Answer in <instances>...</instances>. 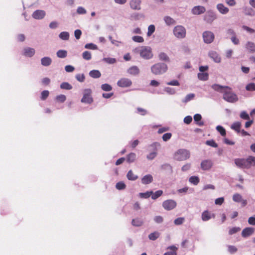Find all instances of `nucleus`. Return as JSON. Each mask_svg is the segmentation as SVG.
<instances>
[{"mask_svg": "<svg viewBox=\"0 0 255 255\" xmlns=\"http://www.w3.org/2000/svg\"><path fill=\"white\" fill-rule=\"evenodd\" d=\"M168 69L167 65L163 63H157L151 67L152 73L156 75H161L165 73Z\"/></svg>", "mask_w": 255, "mask_h": 255, "instance_id": "f257e3e1", "label": "nucleus"}, {"mask_svg": "<svg viewBox=\"0 0 255 255\" xmlns=\"http://www.w3.org/2000/svg\"><path fill=\"white\" fill-rule=\"evenodd\" d=\"M223 93V99L228 102L234 103L238 100L237 96L231 92V89L229 87H226Z\"/></svg>", "mask_w": 255, "mask_h": 255, "instance_id": "f03ea898", "label": "nucleus"}, {"mask_svg": "<svg viewBox=\"0 0 255 255\" xmlns=\"http://www.w3.org/2000/svg\"><path fill=\"white\" fill-rule=\"evenodd\" d=\"M189 157V152L185 149H179L174 154L175 159L179 161L185 160Z\"/></svg>", "mask_w": 255, "mask_h": 255, "instance_id": "7ed1b4c3", "label": "nucleus"}, {"mask_svg": "<svg viewBox=\"0 0 255 255\" xmlns=\"http://www.w3.org/2000/svg\"><path fill=\"white\" fill-rule=\"evenodd\" d=\"M139 54L141 57L145 59H149L153 57L152 49L149 47H141L139 50Z\"/></svg>", "mask_w": 255, "mask_h": 255, "instance_id": "20e7f679", "label": "nucleus"}, {"mask_svg": "<svg viewBox=\"0 0 255 255\" xmlns=\"http://www.w3.org/2000/svg\"><path fill=\"white\" fill-rule=\"evenodd\" d=\"M173 33L178 38H183L186 36V29L181 25H177L173 29Z\"/></svg>", "mask_w": 255, "mask_h": 255, "instance_id": "39448f33", "label": "nucleus"}, {"mask_svg": "<svg viewBox=\"0 0 255 255\" xmlns=\"http://www.w3.org/2000/svg\"><path fill=\"white\" fill-rule=\"evenodd\" d=\"M92 90L90 89H86L84 90L83 96L81 101L82 103L91 104L93 102L91 96Z\"/></svg>", "mask_w": 255, "mask_h": 255, "instance_id": "423d86ee", "label": "nucleus"}, {"mask_svg": "<svg viewBox=\"0 0 255 255\" xmlns=\"http://www.w3.org/2000/svg\"><path fill=\"white\" fill-rule=\"evenodd\" d=\"M203 38L205 43H211L213 41L215 36L212 32L206 31L203 33Z\"/></svg>", "mask_w": 255, "mask_h": 255, "instance_id": "0eeeda50", "label": "nucleus"}, {"mask_svg": "<svg viewBox=\"0 0 255 255\" xmlns=\"http://www.w3.org/2000/svg\"><path fill=\"white\" fill-rule=\"evenodd\" d=\"M176 202L171 199L164 201L162 203L163 207L166 210H171L176 206Z\"/></svg>", "mask_w": 255, "mask_h": 255, "instance_id": "6e6552de", "label": "nucleus"}, {"mask_svg": "<svg viewBox=\"0 0 255 255\" xmlns=\"http://www.w3.org/2000/svg\"><path fill=\"white\" fill-rule=\"evenodd\" d=\"M131 84V81L129 79L126 78H121L117 82L118 86L122 88L130 87Z\"/></svg>", "mask_w": 255, "mask_h": 255, "instance_id": "1a4fd4ad", "label": "nucleus"}, {"mask_svg": "<svg viewBox=\"0 0 255 255\" xmlns=\"http://www.w3.org/2000/svg\"><path fill=\"white\" fill-rule=\"evenodd\" d=\"M216 18V14L211 11H209L205 15L204 19L208 23H212Z\"/></svg>", "mask_w": 255, "mask_h": 255, "instance_id": "9d476101", "label": "nucleus"}, {"mask_svg": "<svg viewBox=\"0 0 255 255\" xmlns=\"http://www.w3.org/2000/svg\"><path fill=\"white\" fill-rule=\"evenodd\" d=\"M215 218V214H211L209 211H204L201 216L202 220L203 221H207L212 218Z\"/></svg>", "mask_w": 255, "mask_h": 255, "instance_id": "9b49d317", "label": "nucleus"}, {"mask_svg": "<svg viewBox=\"0 0 255 255\" xmlns=\"http://www.w3.org/2000/svg\"><path fill=\"white\" fill-rule=\"evenodd\" d=\"M234 161L235 164L238 167L247 169L246 158H236Z\"/></svg>", "mask_w": 255, "mask_h": 255, "instance_id": "f8f14e48", "label": "nucleus"}, {"mask_svg": "<svg viewBox=\"0 0 255 255\" xmlns=\"http://www.w3.org/2000/svg\"><path fill=\"white\" fill-rule=\"evenodd\" d=\"M212 165V162L210 160H205L201 163V167L204 170H209Z\"/></svg>", "mask_w": 255, "mask_h": 255, "instance_id": "ddd939ff", "label": "nucleus"}, {"mask_svg": "<svg viewBox=\"0 0 255 255\" xmlns=\"http://www.w3.org/2000/svg\"><path fill=\"white\" fill-rule=\"evenodd\" d=\"M255 230L252 227H247L243 229L242 232V236L244 238H247L251 236L254 232Z\"/></svg>", "mask_w": 255, "mask_h": 255, "instance_id": "4468645a", "label": "nucleus"}, {"mask_svg": "<svg viewBox=\"0 0 255 255\" xmlns=\"http://www.w3.org/2000/svg\"><path fill=\"white\" fill-rule=\"evenodd\" d=\"M45 15V12L42 10H36L32 14V17L36 19L43 18Z\"/></svg>", "mask_w": 255, "mask_h": 255, "instance_id": "2eb2a0df", "label": "nucleus"}, {"mask_svg": "<svg viewBox=\"0 0 255 255\" xmlns=\"http://www.w3.org/2000/svg\"><path fill=\"white\" fill-rule=\"evenodd\" d=\"M247 169L250 168L252 166H255V157L249 156L246 158Z\"/></svg>", "mask_w": 255, "mask_h": 255, "instance_id": "dca6fc26", "label": "nucleus"}, {"mask_svg": "<svg viewBox=\"0 0 255 255\" xmlns=\"http://www.w3.org/2000/svg\"><path fill=\"white\" fill-rule=\"evenodd\" d=\"M140 0H131L130 1L129 4L130 7L135 10H139L140 9Z\"/></svg>", "mask_w": 255, "mask_h": 255, "instance_id": "f3484780", "label": "nucleus"}, {"mask_svg": "<svg viewBox=\"0 0 255 255\" xmlns=\"http://www.w3.org/2000/svg\"><path fill=\"white\" fill-rule=\"evenodd\" d=\"M206 9L204 6H196L192 9V12L194 14H200L203 13Z\"/></svg>", "mask_w": 255, "mask_h": 255, "instance_id": "a211bd4d", "label": "nucleus"}, {"mask_svg": "<svg viewBox=\"0 0 255 255\" xmlns=\"http://www.w3.org/2000/svg\"><path fill=\"white\" fill-rule=\"evenodd\" d=\"M153 181V177L150 174H147L141 178V183L143 184H148Z\"/></svg>", "mask_w": 255, "mask_h": 255, "instance_id": "6ab92c4d", "label": "nucleus"}, {"mask_svg": "<svg viewBox=\"0 0 255 255\" xmlns=\"http://www.w3.org/2000/svg\"><path fill=\"white\" fill-rule=\"evenodd\" d=\"M35 50L34 48L27 47L24 49V53L23 54L28 57H32L35 54Z\"/></svg>", "mask_w": 255, "mask_h": 255, "instance_id": "aec40b11", "label": "nucleus"}, {"mask_svg": "<svg viewBox=\"0 0 255 255\" xmlns=\"http://www.w3.org/2000/svg\"><path fill=\"white\" fill-rule=\"evenodd\" d=\"M218 10L222 14L227 13L229 9L228 7H226L223 4L219 3L217 5Z\"/></svg>", "mask_w": 255, "mask_h": 255, "instance_id": "412c9836", "label": "nucleus"}, {"mask_svg": "<svg viewBox=\"0 0 255 255\" xmlns=\"http://www.w3.org/2000/svg\"><path fill=\"white\" fill-rule=\"evenodd\" d=\"M128 72L131 75H136L138 74L139 73V70L137 66H133L129 68L128 69Z\"/></svg>", "mask_w": 255, "mask_h": 255, "instance_id": "4be33fe9", "label": "nucleus"}, {"mask_svg": "<svg viewBox=\"0 0 255 255\" xmlns=\"http://www.w3.org/2000/svg\"><path fill=\"white\" fill-rule=\"evenodd\" d=\"M210 57L212 58L216 62L219 63L221 61V58L217 52L212 51L209 53Z\"/></svg>", "mask_w": 255, "mask_h": 255, "instance_id": "5701e85b", "label": "nucleus"}, {"mask_svg": "<svg viewBox=\"0 0 255 255\" xmlns=\"http://www.w3.org/2000/svg\"><path fill=\"white\" fill-rule=\"evenodd\" d=\"M41 64L44 66H49L52 62V60L50 57H44L41 60Z\"/></svg>", "mask_w": 255, "mask_h": 255, "instance_id": "b1692460", "label": "nucleus"}, {"mask_svg": "<svg viewBox=\"0 0 255 255\" xmlns=\"http://www.w3.org/2000/svg\"><path fill=\"white\" fill-rule=\"evenodd\" d=\"M167 249L171 250V251L166 252V253H164L163 255H177L176 251L178 249L175 246H171L168 247Z\"/></svg>", "mask_w": 255, "mask_h": 255, "instance_id": "393cba45", "label": "nucleus"}, {"mask_svg": "<svg viewBox=\"0 0 255 255\" xmlns=\"http://www.w3.org/2000/svg\"><path fill=\"white\" fill-rule=\"evenodd\" d=\"M136 157L135 153L131 152L127 155L126 160L128 163H130L133 162L135 160Z\"/></svg>", "mask_w": 255, "mask_h": 255, "instance_id": "a878e982", "label": "nucleus"}, {"mask_svg": "<svg viewBox=\"0 0 255 255\" xmlns=\"http://www.w3.org/2000/svg\"><path fill=\"white\" fill-rule=\"evenodd\" d=\"M226 87L222 86L218 84H214L212 85V88L215 91L224 93V90L226 89Z\"/></svg>", "mask_w": 255, "mask_h": 255, "instance_id": "bb28decb", "label": "nucleus"}, {"mask_svg": "<svg viewBox=\"0 0 255 255\" xmlns=\"http://www.w3.org/2000/svg\"><path fill=\"white\" fill-rule=\"evenodd\" d=\"M89 75L93 78H98L101 76V74L99 70H93L89 72Z\"/></svg>", "mask_w": 255, "mask_h": 255, "instance_id": "cd10ccee", "label": "nucleus"}, {"mask_svg": "<svg viewBox=\"0 0 255 255\" xmlns=\"http://www.w3.org/2000/svg\"><path fill=\"white\" fill-rule=\"evenodd\" d=\"M198 78L201 81H206L209 78V74L207 72H200L198 74Z\"/></svg>", "mask_w": 255, "mask_h": 255, "instance_id": "c85d7f7f", "label": "nucleus"}, {"mask_svg": "<svg viewBox=\"0 0 255 255\" xmlns=\"http://www.w3.org/2000/svg\"><path fill=\"white\" fill-rule=\"evenodd\" d=\"M246 48L251 52H255V44L252 42H248L246 44Z\"/></svg>", "mask_w": 255, "mask_h": 255, "instance_id": "c756f323", "label": "nucleus"}, {"mask_svg": "<svg viewBox=\"0 0 255 255\" xmlns=\"http://www.w3.org/2000/svg\"><path fill=\"white\" fill-rule=\"evenodd\" d=\"M158 58L160 60L165 62H169L170 61L168 55L164 52H161L158 55Z\"/></svg>", "mask_w": 255, "mask_h": 255, "instance_id": "7c9ffc66", "label": "nucleus"}, {"mask_svg": "<svg viewBox=\"0 0 255 255\" xmlns=\"http://www.w3.org/2000/svg\"><path fill=\"white\" fill-rule=\"evenodd\" d=\"M143 222L142 220L136 218L132 220L131 224L133 226L139 227L142 225Z\"/></svg>", "mask_w": 255, "mask_h": 255, "instance_id": "2f4dec72", "label": "nucleus"}, {"mask_svg": "<svg viewBox=\"0 0 255 255\" xmlns=\"http://www.w3.org/2000/svg\"><path fill=\"white\" fill-rule=\"evenodd\" d=\"M127 178L129 180H135L138 178V176L133 173L132 170H130L127 173Z\"/></svg>", "mask_w": 255, "mask_h": 255, "instance_id": "473e14b6", "label": "nucleus"}, {"mask_svg": "<svg viewBox=\"0 0 255 255\" xmlns=\"http://www.w3.org/2000/svg\"><path fill=\"white\" fill-rule=\"evenodd\" d=\"M189 181L192 184L196 185L199 183L200 179L198 176H193L189 178Z\"/></svg>", "mask_w": 255, "mask_h": 255, "instance_id": "72a5a7b5", "label": "nucleus"}, {"mask_svg": "<svg viewBox=\"0 0 255 255\" xmlns=\"http://www.w3.org/2000/svg\"><path fill=\"white\" fill-rule=\"evenodd\" d=\"M160 234L158 232H154L148 235V238L152 241H155L159 237Z\"/></svg>", "mask_w": 255, "mask_h": 255, "instance_id": "f704fd0d", "label": "nucleus"}, {"mask_svg": "<svg viewBox=\"0 0 255 255\" xmlns=\"http://www.w3.org/2000/svg\"><path fill=\"white\" fill-rule=\"evenodd\" d=\"M57 56L59 58H65L67 55V52L64 50H59L57 52Z\"/></svg>", "mask_w": 255, "mask_h": 255, "instance_id": "c9c22d12", "label": "nucleus"}, {"mask_svg": "<svg viewBox=\"0 0 255 255\" xmlns=\"http://www.w3.org/2000/svg\"><path fill=\"white\" fill-rule=\"evenodd\" d=\"M241 124L240 122H236L233 123V124L231 126V128L238 132L240 131Z\"/></svg>", "mask_w": 255, "mask_h": 255, "instance_id": "e433bc0d", "label": "nucleus"}, {"mask_svg": "<svg viewBox=\"0 0 255 255\" xmlns=\"http://www.w3.org/2000/svg\"><path fill=\"white\" fill-rule=\"evenodd\" d=\"M163 194V191L162 190H158L156 191L155 193L153 192V194L151 195V198L153 200H156L158 197L161 196Z\"/></svg>", "mask_w": 255, "mask_h": 255, "instance_id": "4c0bfd02", "label": "nucleus"}, {"mask_svg": "<svg viewBox=\"0 0 255 255\" xmlns=\"http://www.w3.org/2000/svg\"><path fill=\"white\" fill-rule=\"evenodd\" d=\"M164 21L168 25H172L175 23V21L170 16H165L164 17Z\"/></svg>", "mask_w": 255, "mask_h": 255, "instance_id": "58836bf2", "label": "nucleus"}, {"mask_svg": "<svg viewBox=\"0 0 255 255\" xmlns=\"http://www.w3.org/2000/svg\"><path fill=\"white\" fill-rule=\"evenodd\" d=\"M82 57L83 59L86 60H89L91 59V53L88 51H85L82 53Z\"/></svg>", "mask_w": 255, "mask_h": 255, "instance_id": "ea45409f", "label": "nucleus"}, {"mask_svg": "<svg viewBox=\"0 0 255 255\" xmlns=\"http://www.w3.org/2000/svg\"><path fill=\"white\" fill-rule=\"evenodd\" d=\"M60 88L62 89L71 90L72 88V86L67 82H63L60 85Z\"/></svg>", "mask_w": 255, "mask_h": 255, "instance_id": "a19ab883", "label": "nucleus"}, {"mask_svg": "<svg viewBox=\"0 0 255 255\" xmlns=\"http://www.w3.org/2000/svg\"><path fill=\"white\" fill-rule=\"evenodd\" d=\"M59 37L63 40H68L69 38V34L68 32H62L59 34Z\"/></svg>", "mask_w": 255, "mask_h": 255, "instance_id": "79ce46f5", "label": "nucleus"}, {"mask_svg": "<svg viewBox=\"0 0 255 255\" xmlns=\"http://www.w3.org/2000/svg\"><path fill=\"white\" fill-rule=\"evenodd\" d=\"M55 99L58 102L63 103L66 101V97L64 95L61 94L57 96Z\"/></svg>", "mask_w": 255, "mask_h": 255, "instance_id": "37998d69", "label": "nucleus"}, {"mask_svg": "<svg viewBox=\"0 0 255 255\" xmlns=\"http://www.w3.org/2000/svg\"><path fill=\"white\" fill-rule=\"evenodd\" d=\"M216 129L218 132H220L221 135L223 136H225L226 134V132L225 129L221 126H218L216 127Z\"/></svg>", "mask_w": 255, "mask_h": 255, "instance_id": "c03bdc74", "label": "nucleus"}, {"mask_svg": "<svg viewBox=\"0 0 255 255\" xmlns=\"http://www.w3.org/2000/svg\"><path fill=\"white\" fill-rule=\"evenodd\" d=\"M194 97H195V94H188L185 97L184 99L183 100V102L187 103L188 102L193 100Z\"/></svg>", "mask_w": 255, "mask_h": 255, "instance_id": "a18cd8bd", "label": "nucleus"}, {"mask_svg": "<svg viewBox=\"0 0 255 255\" xmlns=\"http://www.w3.org/2000/svg\"><path fill=\"white\" fill-rule=\"evenodd\" d=\"M101 89L104 91H110L112 90V87L108 84H104L101 85Z\"/></svg>", "mask_w": 255, "mask_h": 255, "instance_id": "49530a36", "label": "nucleus"}, {"mask_svg": "<svg viewBox=\"0 0 255 255\" xmlns=\"http://www.w3.org/2000/svg\"><path fill=\"white\" fill-rule=\"evenodd\" d=\"M153 194V192L150 191H147L145 193H140L139 194L140 197L143 198H148L150 196H151V195Z\"/></svg>", "mask_w": 255, "mask_h": 255, "instance_id": "de8ad7c7", "label": "nucleus"}, {"mask_svg": "<svg viewBox=\"0 0 255 255\" xmlns=\"http://www.w3.org/2000/svg\"><path fill=\"white\" fill-rule=\"evenodd\" d=\"M242 196L238 194H235L233 196V200L236 202H240L242 201Z\"/></svg>", "mask_w": 255, "mask_h": 255, "instance_id": "09e8293b", "label": "nucleus"}, {"mask_svg": "<svg viewBox=\"0 0 255 255\" xmlns=\"http://www.w3.org/2000/svg\"><path fill=\"white\" fill-rule=\"evenodd\" d=\"M246 89L247 91H255V83H251L246 86Z\"/></svg>", "mask_w": 255, "mask_h": 255, "instance_id": "8fccbe9b", "label": "nucleus"}, {"mask_svg": "<svg viewBox=\"0 0 255 255\" xmlns=\"http://www.w3.org/2000/svg\"><path fill=\"white\" fill-rule=\"evenodd\" d=\"M132 39L136 42L142 43L144 41L143 38L140 36H134L132 37Z\"/></svg>", "mask_w": 255, "mask_h": 255, "instance_id": "3c124183", "label": "nucleus"}, {"mask_svg": "<svg viewBox=\"0 0 255 255\" xmlns=\"http://www.w3.org/2000/svg\"><path fill=\"white\" fill-rule=\"evenodd\" d=\"M49 92L48 91L44 90L41 93V99L42 100H45L48 97Z\"/></svg>", "mask_w": 255, "mask_h": 255, "instance_id": "603ef678", "label": "nucleus"}, {"mask_svg": "<svg viewBox=\"0 0 255 255\" xmlns=\"http://www.w3.org/2000/svg\"><path fill=\"white\" fill-rule=\"evenodd\" d=\"M206 144L208 145L211 146L213 147H218L217 143H216V142L213 139L207 140L206 141Z\"/></svg>", "mask_w": 255, "mask_h": 255, "instance_id": "864d4df0", "label": "nucleus"}, {"mask_svg": "<svg viewBox=\"0 0 255 255\" xmlns=\"http://www.w3.org/2000/svg\"><path fill=\"white\" fill-rule=\"evenodd\" d=\"M116 187L119 190H122L126 188V185L123 182H119L116 184Z\"/></svg>", "mask_w": 255, "mask_h": 255, "instance_id": "5fc2aeb1", "label": "nucleus"}, {"mask_svg": "<svg viewBox=\"0 0 255 255\" xmlns=\"http://www.w3.org/2000/svg\"><path fill=\"white\" fill-rule=\"evenodd\" d=\"M85 48L87 49L95 50L97 49V46L93 43H88L85 45Z\"/></svg>", "mask_w": 255, "mask_h": 255, "instance_id": "6e6d98bb", "label": "nucleus"}, {"mask_svg": "<svg viewBox=\"0 0 255 255\" xmlns=\"http://www.w3.org/2000/svg\"><path fill=\"white\" fill-rule=\"evenodd\" d=\"M155 31V26L154 25H150L148 27L147 35H151Z\"/></svg>", "mask_w": 255, "mask_h": 255, "instance_id": "4d7b16f0", "label": "nucleus"}, {"mask_svg": "<svg viewBox=\"0 0 255 255\" xmlns=\"http://www.w3.org/2000/svg\"><path fill=\"white\" fill-rule=\"evenodd\" d=\"M228 251L231 254H234L237 252L238 249L234 246L229 245L228 246Z\"/></svg>", "mask_w": 255, "mask_h": 255, "instance_id": "13d9d810", "label": "nucleus"}, {"mask_svg": "<svg viewBox=\"0 0 255 255\" xmlns=\"http://www.w3.org/2000/svg\"><path fill=\"white\" fill-rule=\"evenodd\" d=\"M241 230V228L239 227H233L229 231V234L230 235L234 234Z\"/></svg>", "mask_w": 255, "mask_h": 255, "instance_id": "bf43d9fd", "label": "nucleus"}, {"mask_svg": "<svg viewBox=\"0 0 255 255\" xmlns=\"http://www.w3.org/2000/svg\"><path fill=\"white\" fill-rule=\"evenodd\" d=\"M171 136H172L171 133H170V132L166 133L163 135L162 139L163 140V141H166L168 140H169V139H170Z\"/></svg>", "mask_w": 255, "mask_h": 255, "instance_id": "052dcab7", "label": "nucleus"}, {"mask_svg": "<svg viewBox=\"0 0 255 255\" xmlns=\"http://www.w3.org/2000/svg\"><path fill=\"white\" fill-rule=\"evenodd\" d=\"M184 221V218L180 217V218H178L174 220V223L176 225H181L183 223Z\"/></svg>", "mask_w": 255, "mask_h": 255, "instance_id": "680f3d73", "label": "nucleus"}, {"mask_svg": "<svg viewBox=\"0 0 255 255\" xmlns=\"http://www.w3.org/2000/svg\"><path fill=\"white\" fill-rule=\"evenodd\" d=\"M137 111L138 114L142 116H144L147 113V112L146 110L140 107L137 108Z\"/></svg>", "mask_w": 255, "mask_h": 255, "instance_id": "e2e57ef3", "label": "nucleus"}, {"mask_svg": "<svg viewBox=\"0 0 255 255\" xmlns=\"http://www.w3.org/2000/svg\"><path fill=\"white\" fill-rule=\"evenodd\" d=\"M76 78L78 81L82 82L84 81L85 77L83 74H79L76 75Z\"/></svg>", "mask_w": 255, "mask_h": 255, "instance_id": "0e129e2a", "label": "nucleus"}, {"mask_svg": "<svg viewBox=\"0 0 255 255\" xmlns=\"http://www.w3.org/2000/svg\"><path fill=\"white\" fill-rule=\"evenodd\" d=\"M82 34V31L80 29H76L74 31V35L76 39H79Z\"/></svg>", "mask_w": 255, "mask_h": 255, "instance_id": "69168bd1", "label": "nucleus"}, {"mask_svg": "<svg viewBox=\"0 0 255 255\" xmlns=\"http://www.w3.org/2000/svg\"><path fill=\"white\" fill-rule=\"evenodd\" d=\"M240 117L244 120H249L250 117L249 115L245 111L242 112L240 114Z\"/></svg>", "mask_w": 255, "mask_h": 255, "instance_id": "338daca9", "label": "nucleus"}, {"mask_svg": "<svg viewBox=\"0 0 255 255\" xmlns=\"http://www.w3.org/2000/svg\"><path fill=\"white\" fill-rule=\"evenodd\" d=\"M77 12L80 14H85L86 13V10L84 7L80 6L78 7Z\"/></svg>", "mask_w": 255, "mask_h": 255, "instance_id": "774afa93", "label": "nucleus"}]
</instances>
